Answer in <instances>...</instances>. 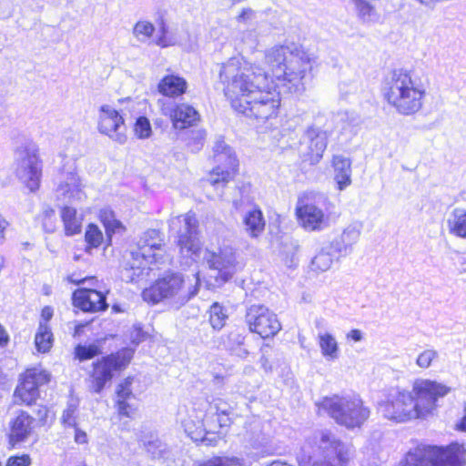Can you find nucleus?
Wrapping results in <instances>:
<instances>
[{"label":"nucleus","mask_w":466,"mask_h":466,"mask_svg":"<svg viewBox=\"0 0 466 466\" xmlns=\"http://www.w3.org/2000/svg\"><path fill=\"white\" fill-rule=\"evenodd\" d=\"M265 64L276 84H269L261 69L248 66L238 57L222 64L219 80L232 107L247 117L265 122L277 117L282 87L290 94L302 93L312 78L316 58L295 44L274 46L265 51Z\"/></svg>","instance_id":"nucleus-1"},{"label":"nucleus","mask_w":466,"mask_h":466,"mask_svg":"<svg viewBox=\"0 0 466 466\" xmlns=\"http://www.w3.org/2000/svg\"><path fill=\"white\" fill-rule=\"evenodd\" d=\"M446 385L431 380H417L412 391L392 389L378 406V411L387 420L406 422L432 413L437 401L450 392Z\"/></svg>","instance_id":"nucleus-2"},{"label":"nucleus","mask_w":466,"mask_h":466,"mask_svg":"<svg viewBox=\"0 0 466 466\" xmlns=\"http://www.w3.org/2000/svg\"><path fill=\"white\" fill-rule=\"evenodd\" d=\"M233 406L218 399L214 407L208 401L178 410L177 418L187 435L194 441L216 446L221 440L218 431L231 423Z\"/></svg>","instance_id":"nucleus-3"},{"label":"nucleus","mask_w":466,"mask_h":466,"mask_svg":"<svg viewBox=\"0 0 466 466\" xmlns=\"http://www.w3.org/2000/svg\"><path fill=\"white\" fill-rule=\"evenodd\" d=\"M130 254L129 267L122 271V278L129 282L147 280L155 270L171 260L164 249L163 236L157 229L143 232Z\"/></svg>","instance_id":"nucleus-4"},{"label":"nucleus","mask_w":466,"mask_h":466,"mask_svg":"<svg viewBox=\"0 0 466 466\" xmlns=\"http://www.w3.org/2000/svg\"><path fill=\"white\" fill-rule=\"evenodd\" d=\"M383 96L395 111L402 116L418 113L427 95L425 85L410 72L395 69L385 80Z\"/></svg>","instance_id":"nucleus-5"},{"label":"nucleus","mask_w":466,"mask_h":466,"mask_svg":"<svg viewBox=\"0 0 466 466\" xmlns=\"http://www.w3.org/2000/svg\"><path fill=\"white\" fill-rule=\"evenodd\" d=\"M199 284L198 272L193 274L191 279H185L180 273L168 272L157 279L149 288L145 289L142 297L148 303L157 304L163 301L175 309H179L197 295Z\"/></svg>","instance_id":"nucleus-6"},{"label":"nucleus","mask_w":466,"mask_h":466,"mask_svg":"<svg viewBox=\"0 0 466 466\" xmlns=\"http://www.w3.org/2000/svg\"><path fill=\"white\" fill-rule=\"evenodd\" d=\"M302 461L314 458L312 466H346L351 447L329 431H321L307 441L301 449Z\"/></svg>","instance_id":"nucleus-7"},{"label":"nucleus","mask_w":466,"mask_h":466,"mask_svg":"<svg viewBox=\"0 0 466 466\" xmlns=\"http://www.w3.org/2000/svg\"><path fill=\"white\" fill-rule=\"evenodd\" d=\"M318 407L319 413H328L338 424L348 429L360 427L370 415V409L355 394L325 397Z\"/></svg>","instance_id":"nucleus-8"},{"label":"nucleus","mask_w":466,"mask_h":466,"mask_svg":"<svg viewBox=\"0 0 466 466\" xmlns=\"http://www.w3.org/2000/svg\"><path fill=\"white\" fill-rule=\"evenodd\" d=\"M466 449L452 442L448 446L420 445L407 452L400 466H463Z\"/></svg>","instance_id":"nucleus-9"},{"label":"nucleus","mask_w":466,"mask_h":466,"mask_svg":"<svg viewBox=\"0 0 466 466\" xmlns=\"http://www.w3.org/2000/svg\"><path fill=\"white\" fill-rule=\"evenodd\" d=\"M329 198L316 192L302 194L296 205L299 224L307 231H321L329 226Z\"/></svg>","instance_id":"nucleus-10"},{"label":"nucleus","mask_w":466,"mask_h":466,"mask_svg":"<svg viewBox=\"0 0 466 466\" xmlns=\"http://www.w3.org/2000/svg\"><path fill=\"white\" fill-rule=\"evenodd\" d=\"M14 167L16 177L30 192L39 189L43 163L35 143L25 142L15 149Z\"/></svg>","instance_id":"nucleus-11"},{"label":"nucleus","mask_w":466,"mask_h":466,"mask_svg":"<svg viewBox=\"0 0 466 466\" xmlns=\"http://www.w3.org/2000/svg\"><path fill=\"white\" fill-rule=\"evenodd\" d=\"M169 228L172 231H177V246L185 259L183 264L190 266L200 258L202 252L195 213L188 212L171 218Z\"/></svg>","instance_id":"nucleus-12"},{"label":"nucleus","mask_w":466,"mask_h":466,"mask_svg":"<svg viewBox=\"0 0 466 466\" xmlns=\"http://www.w3.org/2000/svg\"><path fill=\"white\" fill-rule=\"evenodd\" d=\"M213 159L217 166L209 173L207 182L216 189L223 188L238 170V161L231 147L219 136L212 147Z\"/></svg>","instance_id":"nucleus-13"},{"label":"nucleus","mask_w":466,"mask_h":466,"mask_svg":"<svg viewBox=\"0 0 466 466\" xmlns=\"http://www.w3.org/2000/svg\"><path fill=\"white\" fill-rule=\"evenodd\" d=\"M203 258L208 268L216 272L215 279L218 285L230 280L244 267L238 259L235 248L228 245L218 247L216 250L207 248Z\"/></svg>","instance_id":"nucleus-14"},{"label":"nucleus","mask_w":466,"mask_h":466,"mask_svg":"<svg viewBox=\"0 0 466 466\" xmlns=\"http://www.w3.org/2000/svg\"><path fill=\"white\" fill-rule=\"evenodd\" d=\"M85 184L74 163H66L55 178V198L63 204L81 203L86 200Z\"/></svg>","instance_id":"nucleus-15"},{"label":"nucleus","mask_w":466,"mask_h":466,"mask_svg":"<svg viewBox=\"0 0 466 466\" xmlns=\"http://www.w3.org/2000/svg\"><path fill=\"white\" fill-rule=\"evenodd\" d=\"M134 350L124 348L115 354H110L94 363L92 372L93 390L99 393L105 385L111 380L114 371L120 370L127 366L133 358Z\"/></svg>","instance_id":"nucleus-16"},{"label":"nucleus","mask_w":466,"mask_h":466,"mask_svg":"<svg viewBox=\"0 0 466 466\" xmlns=\"http://www.w3.org/2000/svg\"><path fill=\"white\" fill-rule=\"evenodd\" d=\"M325 121L323 115H318L315 122L308 127L300 140V152L309 157L311 164L318 163L328 145V133L321 125Z\"/></svg>","instance_id":"nucleus-17"},{"label":"nucleus","mask_w":466,"mask_h":466,"mask_svg":"<svg viewBox=\"0 0 466 466\" xmlns=\"http://www.w3.org/2000/svg\"><path fill=\"white\" fill-rule=\"evenodd\" d=\"M246 322L249 330L262 339L274 337L281 329L277 315L263 305H251L247 310Z\"/></svg>","instance_id":"nucleus-18"},{"label":"nucleus","mask_w":466,"mask_h":466,"mask_svg":"<svg viewBox=\"0 0 466 466\" xmlns=\"http://www.w3.org/2000/svg\"><path fill=\"white\" fill-rule=\"evenodd\" d=\"M157 104L160 106L161 113L170 118L175 129L188 128L200 119L198 112L188 104H177L166 98L158 99Z\"/></svg>","instance_id":"nucleus-19"},{"label":"nucleus","mask_w":466,"mask_h":466,"mask_svg":"<svg viewBox=\"0 0 466 466\" xmlns=\"http://www.w3.org/2000/svg\"><path fill=\"white\" fill-rule=\"evenodd\" d=\"M97 129L118 144L122 145L127 141L124 117L109 105H103L99 108Z\"/></svg>","instance_id":"nucleus-20"},{"label":"nucleus","mask_w":466,"mask_h":466,"mask_svg":"<svg viewBox=\"0 0 466 466\" xmlns=\"http://www.w3.org/2000/svg\"><path fill=\"white\" fill-rule=\"evenodd\" d=\"M363 229V223L353 221L346 226L341 234L335 238L331 244L339 257H346L352 253L353 247L359 242Z\"/></svg>","instance_id":"nucleus-21"},{"label":"nucleus","mask_w":466,"mask_h":466,"mask_svg":"<svg viewBox=\"0 0 466 466\" xmlns=\"http://www.w3.org/2000/svg\"><path fill=\"white\" fill-rule=\"evenodd\" d=\"M75 307L83 311L96 312L107 309L105 294L95 289H78L73 293Z\"/></svg>","instance_id":"nucleus-22"},{"label":"nucleus","mask_w":466,"mask_h":466,"mask_svg":"<svg viewBox=\"0 0 466 466\" xmlns=\"http://www.w3.org/2000/svg\"><path fill=\"white\" fill-rule=\"evenodd\" d=\"M35 419L25 411H20L9 422V442L15 446L27 441L33 432Z\"/></svg>","instance_id":"nucleus-23"},{"label":"nucleus","mask_w":466,"mask_h":466,"mask_svg":"<svg viewBox=\"0 0 466 466\" xmlns=\"http://www.w3.org/2000/svg\"><path fill=\"white\" fill-rule=\"evenodd\" d=\"M133 378L127 377L116 387V406L121 417L133 418L137 408L131 402L135 399L131 385Z\"/></svg>","instance_id":"nucleus-24"},{"label":"nucleus","mask_w":466,"mask_h":466,"mask_svg":"<svg viewBox=\"0 0 466 466\" xmlns=\"http://www.w3.org/2000/svg\"><path fill=\"white\" fill-rule=\"evenodd\" d=\"M187 80L175 74L165 76L157 85V91L166 97L176 98L187 92Z\"/></svg>","instance_id":"nucleus-25"},{"label":"nucleus","mask_w":466,"mask_h":466,"mask_svg":"<svg viewBox=\"0 0 466 466\" xmlns=\"http://www.w3.org/2000/svg\"><path fill=\"white\" fill-rule=\"evenodd\" d=\"M341 257L335 252V247L331 242L324 244L312 258L310 268L317 273L328 271L334 261H338Z\"/></svg>","instance_id":"nucleus-26"},{"label":"nucleus","mask_w":466,"mask_h":466,"mask_svg":"<svg viewBox=\"0 0 466 466\" xmlns=\"http://www.w3.org/2000/svg\"><path fill=\"white\" fill-rule=\"evenodd\" d=\"M332 167L334 169V180L339 191L346 189L351 185V161L349 157L341 155L333 157Z\"/></svg>","instance_id":"nucleus-27"},{"label":"nucleus","mask_w":466,"mask_h":466,"mask_svg":"<svg viewBox=\"0 0 466 466\" xmlns=\"http://www.w3.org/2000/svg\"><path fill=\"white\" fill-rule=\"evenodd\" d=\"M60 217L66 236H74L80 233L83 218L77 214L75 208L64 204L60 210Z\"/></svg>","instance_id":"nucleus-28"},{"label":"nucleus","mask_w":466,"mask_h":466,"mask_svg":"<svg viewBox=\"0 0 466 466\" xmlns=\"http://www.w3.org/2000/svg\"><path fill=\"white\" fill-rule=\"evenodd\" d=\"M243 223L246 231L252 238L258 237L266 225L262 211L258 208L248 211L243 218Z\"/></svg>","instance_id":"nucleus-29"},{"label":"nucleus","mask_w":466,"mask_h":466,"mask_svg":"<svg viewBox=\"0 0 466 466\" xmlns=\"http://www.w3.org/2000/svg\"><path fill=\"white\" fill-rule=\"evenodd\" d=\"M50 375L40 368H32L26 370L21 378L18 386H26L31 390H38V388L49 381Z\"/></svg>","instance_id":"nucleus-30"},{"label":"nucleus","mask_w":466,"mask_h":466,"mask_svg":"<svg viewBox=\"0 0 466 466\" xmlns=\"http://www.w3.org/2000/svg\"><path fill=\"white\" fill-rule=\"evenodd\" d=\"M318 344L321 355L329 360H334L339 358V343L336 338L329 332H319L318 334Z\"/></svg>","instance_id":"nucleus-31"},{"label":"nucleus","mask_w":466,"mask_h":466,"mask_svg":"<svg viewBox=\"0 0 466 466\" xmlns=\"http://www.w3.org/2000/svg\"><path fill=\"white\" fill-rule=\"evenodd\" d=\"M53 333L51 328L46 323H39L36 334L35 336V344L37 351L46 353L53 346Z\"/></svg>","instance_id":"nucleus-32"},{"label":"nucleus","mask_w":466,"mask_h":466,"mask_svg":"<svg viewBox=\"0 0 466 466\" xmlns=\"http://www.w3.org/2000/svg\"><path fill=\"white\" fill-rule=\"evenodd\" d=\"M235 46L241 51L253 52L258 45V34L255 29H247L239 32L234 39Z\"/></svg>","instance_id":"nucleus-33"},{"label":"nucleus","mask_w":466,"mask_h":466,"mask_svg":"<svg viewBox=\"0 0 466 466\" xmlns=\"http://www.w3.org/2000/svg\"><path fill=\"white\" fill-rule=\"evenodd\" d=\"M450 233L456 237L466 238V211L454 209L448 219Z\"/></svg>","instance_id":"nucleus-34"},{"label":"nucleus","mask_w":466,"mask_h":466,"mask_svg":"<svg viewBox=\"0 0 466 466\" xmlns=\"http://www.w3.org/2000/svg\"><path fill=\"white\" fill-rule=\"evenodd\" d=\"M147 451L155 460L167 461L170 459L171 450L169 447L159 439L150 440L145 443Z\"/></svg>","instance_id":"nucleus-35"},{"label":"nucleus","mask_w":466,"mask_h":466,"mask_svg":"<svg viewBox=\"0 0 466 466\" xmlns=\"http://www.w3.org/2000/svg\"><path fill=\"white\" fill-rule=\"evenodd\" d=\"M209 323L214 329L220 330L228 318L227 309L218 302H214L208 310Z\"/></svg>","instance_id":"nucleus-36"},{"label":"nucleus","mask_w":466,"mask_h":466,"mask_svg":"<svg viewBox=\"0 0 466 466\" xmlns=\"http://www.w3.org/2000/svg\"><path fill=\"white\" fill-rule=\"evenodd\" d=\"M104 235L101 229L95 224H89L85 232L86 243V251L91 254L93 248H97L103 242Z\"/></svg>","instance_id":"nucleus-37"},{"label":"nucleus","mask_w":466,"mask_h":466,"mask_svg":"<svg viewBox=\"0 0 466 466\" xmlns=\"http://www.w3.org/2000/svg\"><path fill=\"white\" fill-rule=\"evenodd\" d=\"M335 127L340 132L350 131L356 124L357 117L354 113L349 111H339L332 116Z\"/></svg>","instance_id":"nucleus-38"},{"label":"nucleus","mask_w":466,"mask_h":466,"mask_svg":"<svg viewBox=\"0 0 466 466\" xmlns=\"http://www.w3.org/2000/svg\"><path fill=\"white\" fill-rule=\"evenodd\" d=\"M156 28L154 25L146 20L137 22L133 27V35L140 43H147L153 35Z\"/></svg>","instance_id":"nucleus-39"},{"label":"nucleus","mask_w":466,"mask_h":466,"mask_svg":"<svg viewBox=\"0 0 466 466\" xmlns=\"http://www.w3.org/2000/svg\"><path fill=\"white\" fill-rule=\"evenodd\" d=\"M207 133L204 129H196L190 131L187 139V146L192 152H198L202 149Z\"/></svg>","instance_id":"nucleus-40"},{"label":"nucleus","mask_w":466,"mask_h":466,"mask_svg":"<svg viewBox=\"0 0 466 466\" xmlns=\"http://www.w3.org/2000/svg\"><path fill=\"white\" fill-rule=\"evenodd\" d=\"M15 397L25 405L33 404L39 397V390H31L26 386H17Z\"/></svg>","instance_id":"nucleus-41"},{"label":"nucleus","mask_w":466,"mask_h":466,"mask_svg":"<svg viewBox=\"0 0 466 466\" xmlns=\"http://www.w3.org/2000/svg\"><path fill=\"white\" fill-rule=\"evenodd\" d=\"M176 39L169 35L168 26L162 19L158 26V35L155 40V44L162 48L176 45Z\"/></svg>","instance_id":"nucleus-42"},{"label":"nucleus","mask_w":466,"mask_h":466,"mask_svg":"<svg viewBox=\"0 0 466 466\" xmlns=\"http://www.w3.org/2000/svg\"><path fill=\"white\" fill-rule=\"evenodd\" d=\"M134 131L139 139L148 138L152 134V127L148 118L146 116L137 118Z\"/></svg>","instance_id":"nucleus-43"},{"label":"nucleus","mask_w":466,"mask_h":466,"mask_svg":"<svg viewBox=\"0 0 466 466\" xmlns=\"http://www.w3.org/2000/svg\"><path fill=\"white\" fill-rule=\"evenodd\" d=\"M199 466H243V460L238 457H215Z\"/></svg>","instance_id":"nucleus-44"},{"label":"nucleus","mask_w":466,"mask_h":466,"mask_svg":"<svg viewBox=\"0 0 466 466\" xmlns=\"http://www.w3.org/2000/svg\"><path fill=\"white\" fill-rule=\"evenodd\" d=\"M100 218L108 236L121 227V223L114 218L113 212L110 210L101 211Z\"/></svg>","instance_id":"nucleus-45"},{"label":"nucleus","mask_w":466,"mask_h":466,"mask_svg":"<svg viewBox=\"0 0 466 466\" xmlns=\"http://www.w3.org/2000/svg\"><path fill=\"white\" fill-rule=\"evenodd\" d=\"M351 2L355 5L358 14L363 21L371 20L374 9L367 0H351Z\"/></svg>","instance_id":"nucleus-46"},{"label":"nucleus","mask_w":466,"mask_h":466,"mask_svg":"<svg viewBox=\"0 0 466 466\" xmlns=\"http://www.w3.org/2000/svg\"><path fill=\"white\" fill-rule=\"evenodd\" d=\"M438 357L439 353L437 350L433 349H427L419 354L416 360V364L421 369H427Z\"/></svg>","instance_id":"nucleus-47"},{"label":"nucleus","mask_w":466,"mask_h":466,"mask_svg":"<svg viewBox=\"0 0 466 466\" xmlns=\"http://www.w3.org/2000/svg\"><path fill=\"white\" fill-rule=\"evenodd\" d=\"M75 354L79 360H86L96 356L98 354V349L95 345H77L75 349Z\"/></svg>","instance_id":"nucleus-48"},{"label":"nucleus","mask_w":466,"mask_h":466,"mask_svg":"<svg viewBox=\"0 0 466 466\" xmlns=\"http://www.w3.org/2000/svg\"><path fill=\"white\" fill-rule=\"evenodd\" d=\"M358 88H359V85L355 81L340 82L339 84V96L342 99H349L350 97V96H353L357 93Z\"/></svg>","instance_id":"nucleus-49"},{"label":"nucleus","mask_w":466,"mask_h":466,"mask_svg":"<svg viewBox=\"0 0 466 466\" xmlns=\"http://www.w3.org/2000/svg\"><path fill=\"white\" fill-rule=\"evenodd\" d=\"M235 19L240 25H248L257 19V12L250 7H244Z\"/></svg>","instance_id":"nucleus-50"},{"label":"nucleus","mask_w":466,"mask_h":466,"mask_svg":"<svg viewBox=\"0 0 466 466\" xmlns=\"http://www.w3.org/2000/svg\"><path fill=\"white\" fill-rule=\"evenodd\" d=\"M56 220V212L55 209L46 207L43 210V227L46 231L47 232H53L55 230V222Z\"/></svg>","instance_id":"nucleus-51"},{"label":"nucleus","mask_w":466,"mask_h":466,"mask_svg":"<svg viewBox=\"0 0 466 466\" xmlns=\"http://www.w3.org/2000/svg\"><path fill=\"white\" fill-rule=\"evenodd\" d=\"M77 405L71 401L67 404L66 409L63 411L62 415V422L66 426H75L76 425V418L75 413L76 411Z\"/></svg>","instance_id":"nucleus-52"},{"label":"nucleus","mask_w":466,"mask_h":466,"mask_svg":"<svg viewBox=\"0 0 466 466\" xmlns=\"http://www.w3.org/2000/svg\"><path fill=\"white\" fill-rule=\"evenodd\" d=\"M247 432H249L250 435H258L261 432V422L260 420L256 418L252 417L246 422L245 426Z\"/></svg>","instance_id":"nucleus-53"},{"label":"nucleus","mask_w":466,"mask_h":466,"mask_svg":"<svg viewBox=\"0 0 466 466\" xmlns=\"http://www.w3.org/2000/svg\"><path fill=\"white\" fill-rule=\"evenodd\" d=\"M31 459L29 455L15 456L9 458L6 466H29Z\"/></svg>","instance_id":"nucleus-54"},{"label":"nucleus","mask_w":466,"mask_h":466,"mask_svg":"<svg viewBox=\"0 0 466 466\" xmlns=\"http://www.w3.org/2000/svg\"><path fill=\"white\" fill-rule=\"evenodd\" d=\"M146 337L145 332L142 330V328L139 324H136L133 326V330L131 331L130 338L133 343L138 344L142 340H144Z\"/></svg>","instance_id":"nucleus-55"},{"label":"nucleus","mask_w":466,"mask_h":466,"mask_svg":"<svg viewBox=\"0 0 466 466\" xmlns=\"http://www.w3.org/2000/svg\"><path fill=\"white\" fill-rule=\"evenodd\" d=\"M236 336V341L238 343V347L236 349H230L234 354H236L237 356L240 357V358H246L248 354V351L243 348L241 345L243 343V340H244V338L241 337L240 335L237 334L235 335Z\"/></svg>","instance_id":"nucleus-56"},{"label":"nucleus","mask_w":466,"mask_h":466,"mask_svg":"<svg viewBox=\"0 0 466 466\" xmlns=\"http://www.w3.org/2000/svg\"><path fill=\"white\" fill-rule=\"evenodd\" d=\"M87 435L85 431L76 429L75 432V441L78 444L87 443Z\"/></svg>","instance_id":"nucleus-57"},{"label":"nucleus","mask_w":466,"mask_h":466,"mask_svg":"<svg viewBox=\"0 0 466 466\" xmlns=\"http://www.w3.org/2000/svg\"><path fill=\"white\" fill-rule=\"evenodd\" d=\"M347 339H351V340H353L355 342H359V341H360L363 339L362 332L360 329H351L347 334Z\"/></svg>","instance_id":"nucleus-58"},{"label":"nucleus","mask_w":466,"mask_h":466,"mask_svg":"<svg viewBox=\"0 0 466 466\" xmlns=\"http://www.w3.org/2000/svg\"><path fill=\"white\" fill-rule=\"evenodd\" d=\"M52 317H53V309H52V308L51 307H45L42 309V312H41V318L43 319V321H41V322L48 324L47 322L51 319Z\"/></svg>","instance_id":"nucleus-59"},{"label":"nucleus","mask_w":466,"mask_h":466,"mask_svg":"<svg viewBox=\"0 0 466 466\" xmlns=\"http://www.w3.org/2000/svg\"><path fill=\"white\" fill-rule=\"evenodd\" d=\"M9 342V336L5 328L0 324V347H5Z\"/></svg>","instance_id":"nucleus-60"},{"label":"nucleus","mask_w":466,"mask_h":466,"mask_svg":"<svg viewBox=\"0 0 466 466\" xmlns=\"http://www.w3.org/2000/svg\"><path fill=\"white\" fill-rule=\"evenodd\" d=\"M9 223L6 219L0 214V240L5 238V231L7 228Z\"/></svg>","instance_id":"nucleus-61"},{"label":"nucleus","mask_w":466,"mask_h":466,"mask_svg":"<svg viewBox=\"0 0 466 466\" xmlns=\"http://www.w3.org/2000/svg\"><path fill=\"white\" fill-rule=\"evenodd\" d=\"M67 280L70 283L79 285L81 283L86 282L87 279H80V278L76 277L75 274H72V275L67 277Z\"/></svg>","instance_id":"nucleus-62"},{"label":"nucleus","mask_w":466,"mask_h":466,"mask_svg":"<svg viewBox=\"0 0 466 466\" xmlns=\"http://www.w3.org/2000/svg\"><path fill=\"white\" fill-rule=\"evenodd\" d=\"M48 412H49V410L46 407H42L41 409H39V410H38L39 420H42L43 422H46L47 420Z\"/></svg>","instance_id":"nucleus-63"},{"label":"nucleus","mask_w":466,"mask_h":466,"mask_svg":"<svg viewBox=\"0 0 466 466\" xmlns=\"http://www.w3.org/2000/svg\"><path fill=\"white\" fill-rule=\"evenodd\" d=\"M260 363L265 371L268 372L271 370V365H269L268 360L265 356L260 358Z\"/></svg>","instance_id":"nucleus-64"}]
</instances>
